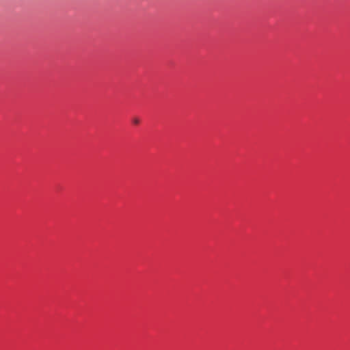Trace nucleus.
I'll use <instances>...</instances> for the list:
<instances>
[{
  "mask_svg": "<svg viewBox=\"0 0 350 350\" xmlns=\"http://www.w3.org/2000/svg\"><path fill=\"white\" fill-rule=\"evenodd\" d=\"M132 122L135 124H139L140 122V120L138 118H133Z\"/></svg>",
  "mask_w": 350,
  "mask_h": 350,
  "instance_id": "obj_1",
  "label": "nucleus"
}]
</instances>
